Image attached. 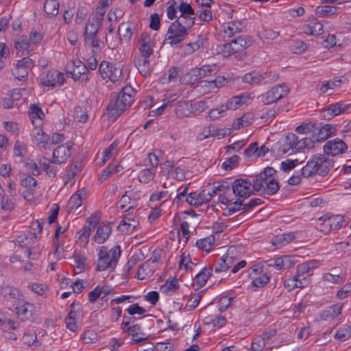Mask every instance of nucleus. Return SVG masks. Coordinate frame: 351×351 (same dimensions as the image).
I'll return each mask as SVG.
<instances>
[{"instance_id":"6","label":"nucleus","mask_w":351,"mask_h":351,"mask_svg":"<svg viewBox=\"0 0 351 351\" xmlns=\"http://www.w3.org/2000/svg\"><path fill=\"white\" fill-rule=\"evenodd\" d=\"M99 73L103 79H108L112 83L123 81L122 69L120 66L107 61H102L99 65Z\"/></svg>"},{"instance_id":"57","label":"nucleus","mask_w":351,"mask_h":351,"mask_svg":"<svg viewBox=\"0 0 351 351\" xmlns=\"http://www.w3.org/2000/svg\"><path fill=\"white\" fill-rule=\"evenodd\" d=\"M36 232H29L28 234H21L16 238V242L21 246H25L29 245L33 239L36 240Z\"/></svg>"},{"instance_id":"8","label":"nucleus","mask_w":351,"mask_h":351,"mask_svg":"<svg viewBox=\"0 0 351 351\" xmlns=\"http://www.w3.org/2000/svg\"><path fill=\"white\" fill-rule=\"evenodd\" d=\"M197 82L195 89L198 93L202 95L212 92L215 93L219 88L224 86L228 82L227 80L222 76H218L213 80H207Z\"/></svg>"},{"instance_id":"62","label":"nucleus","mask_w":351,"mask_h":351,"mask_svg":"<svg viewBox=\"0 0 351 351\" xmlns=\"http://www.w3.org/2000/svg\"><path fill=\"white\" fill-rule=\"evenodd\" d=\"M351 337V327L346 326L340 328L335 335L336 339L341 341H344Z\"/></svg>"},{"instance_id":"37","label":"nucleus","mask_w":351,"mask_h":351,"mask_svg":"<svg viewBox=\"0 0 351 351\" xmlns=\"http://www.w3.org/2000/svg\"><path fill=\"white\" fill-rule=\"evenodd\" d=\"M342 82V80L339 78L324 81L322 83L320 87L318 88L319 93L320 95H324L328 90H335L337 88H339Z\"/></svg>"},{"instance_id":"13","label":"nucleus","mask_w":351,"mask_h":351,"mask_svg":"<svg viewBox=\"0 0 351 351\" xmlns=\"http://www.w3.org/2000/svg\"><path fill=\"white\" fill-rule=\"evenodd\" d=\"M213 71L210 66L204 65L200 68L194 69L183 75L180 78V82L182 84H188L191 81L190 79L191 76H195V81L206 80V78L211 75Z\"/></svg>"},{"instance_id":"7","label":"nucleus","mask_w":351,"mask_h":351,"mask_svg":"<svg viewBox=\"0 0 351 351\" xmlns=\"http://www.w3.org/2000/svg\"><path fill=\"white\" fill-rule=\"evenodd\" d=\"M290 88L285 84L276 85L261 95V101L265 104H271L287 97Z\"/></svg>"},{"instance_id":"18","label":"nucleus","mask_w":351,"mask_h":351,"mask_svg":"<svg viewBox=\"0 0 351 351\" xmlns=\"http://www.w3.org/2000/svg\"><path fill=\"white\" fill-rule=\"evenodd\" d=\"M64 82L63 74L56 70L49 71L43 79V84L46 86H61Z\"/></svg>"},{"instance_id":"30","label":"nucleus","mask_w":351,"mask_h":351,"mask_svg":"<svg viewBox=\"0 0 351 351\" xmlns=\"http://www.w3.org/2000/svg\"><path fill=\"white\" fill-rule=\"evenodd\" d=\"M73 267L75 273H82L85 269L87 265L86 256H84V254L75 251L73 253Z\"/></svg>"},{"instance_id":"64","label":"nucleus","mask_w":351,"mask_h":351,"mask_svg":"<svg viewBox=\"0 0 351 351\" xmlns=\"http://www.w3.org/2000/svg\"><path fill=\"white\" fill-rule=\"evenodd\" d=\"M233 47H234V51L237 53L243 51L244 49L250 46L249 42L242 37H239L232 40Z\"/></svg>"},{"instance_id":"21","label":"nucleus","mask_w":351,"mask_h":351,"mask_svg":"<svg viewBox=\"0 0 351 351\" xmlns=\"http://www.w3.org/2000/svg\"><path fill=\"white\" fill-rule=\"evenodd\" d=\"M294 257L292 256H283L274 260L268 261V265L274 267L278 270L287 269L295 264Z\"/></svg>"},{"instance_id":"47","label":"nucleus","mask_w":351,"mask_h":351,"mask_svg":"<svg viewBox=\"0 0 351 351\" xmlns=\"http://www.w3.org/2000/svg\"><path fill=\"white\" fill-rule=\"evenodd\" d=\"M317 261L315 260H311L299 265L297 267V270L302 274H305L311 276V271L317 267Z\"/></svg>"},{"instance_id":"48","label":"nucleus","mask_w":351,"mask_h":351,"mask_svg":"<svg viewBox=\"0 0 351 351\" xmlns=\"http://www.w3.org/2000/svg\"><path fill=\"white\" fill-rule=\"evenodd\" d=\"M132 24L129 22L121 23L118 29L120 37L129 40L132 35Z\"/></svg>"},{"instance_id":"49","label":"nucleus","mask_w":351,"mask_h":351,"mask_svg":"<svg viewBox=\"0 0 351 351\" xmlns=\"http://www.w3.org/2000/svg\"><path fill=\"white\" fill-rule=\"evenodd\" d=\"M155 174V169H145L139 172L138 179L140 182L147 184L154 180Z\"/></svg>"},{"instance_id":"59","label":"nucleus","mask_w":351,"mask_h":351,"mask_svg":"<svg viewBox=\"0 0 351 351\" xmlns=\"http://www.w3.org/2000/svg\"><path fill=\"white\" fill-rule=\"evenodd\" d=\"M118 144V142L115 141L104 150L101 165H104L114 154L117 150Z\"/></svg>"},{"instance_id":"36","label":"nucleus","mask_w":351,"mask_h":351,"mask_svg":"<svg viewBox=\"0 0 351 351\" xmlns=\"http://www.w3.org/2000/svg\"><path fill=\"white\" fill-rule=\"evenodd\" d=\"M294 238V234L292 232H289L276 236L272 239L271 243L274 245L280 247L287 245L291 242Z\"/></svg>"},{"instance_id":"34","label":"nucleus","mask_w":351,"mask_h":351,"mask_svg":"<svg viewBox=\"0 0 351 351\" xmlns=\"http://www.w3.org/2000/svg\"><path fill=\"white\" fill-rule=\"evenodd\" d=\"M95 20L93 17L90 16L88 23L85 27V38H90L95 36L101 23Z\"/></svg>"},{"instance_id":"15","label":"nucleus","mask_w":351,"mask_h":351,"mask_svg":"<svg viewBox=\"0 0 351 351\" xmlns=\"http://www.w3.org/2000/svg\"><path fill=\"white\" fill-rule=\"evenodd\" d=\"M211 199L210 194L206 193V190L201 191L192 192L188 194L186 197V202L190 206L199 207L204 203H207Z\"/></svg>"},{"instance_id":"25","label":"nucleus","mask_w":351,"mask_h":351,"mask_svg":"<svg viewBox=\"0 0 351 351\" xmlns=\"http://www.w3.org/2000/svg\"><path fill=\"white\" fill-rule=\"evenodd\" d=\"M35 306L30 302H25L23 305L15 308V313L22 320L29 319L33 316Z\"/></svg>"},{"instance_id":"51","label":"nucleus","mask_w":351,"mask_h":351,"mask_svg":"<svg viewBox=\"0 0 351 351\" xmlns=\"http://www.w3.org/2000/svg\"><path fill=\"white\" fill-rule=\"evenodd\" d=\"M178 69L176 66H173L169 70L168 75H165L160 79V81L163 84L176 82L178 77Z\"/></svg>"},{"instance_id":"14","label":"nucleus","mask_w":351,"mask_h":351,"mask_svg":"<svg viewBox=\"0 0 351 351\" xmlns=\"http://www.w3.org/2000/svg\"><path fill=\"white\" fill-rule=\"evenodd\" d=\"M348 149L346 143L339 138L328 141L323 147L326 155L335 156L343 154Z\"/></svg>"},{"instance_id":"53","label":"nucleus","mask_w":351,"mask_h":351,"mask_svg":"<svg viewBox=\"0 0 351 351\" xmlns=\"http://www.w3.org/2000/svg\"><path fill=\"white\" fill-rule=\"evenodd\" d=\"M82 191H77L74 193L69 200L68 207L71 210L77 209L82 204Z\"/></svg>"},{"instance_id":"20","label":"nucleus","mask_w":351,"mask_h":351,"mask_svg":"<svg viewBox=\"0 0 351 351\" xmlns=\"http://www.w3.org/2000/svg\"><path fill=\"white\" fill-rule=\"evenodd\" d=\"M138 223L136 217L128 214L123 217L118 226V229L124 234L130 233L138 226Z\"/></svg>"},{"instance_id":"54","label":"nucleus","mask_w":351,"mask_h":351,"mask_svg":"<svg viewBox=\"0 0 351 351\" xmlns=\"http://www.w3.org/2000/svg\"><path fill=\"white\" fill-rule=\"evenodd\" d=\"M316 228L323 232H328L332 230L328 215L322 216L316 220L315 223Z\"/></svg>"},{"instance_id":"26","label":"nucleus","mask_w":351,"mask_h":351,"mask_svg":"<svg viewBox=\"0 0 351 351\" xmlns=\"http://www.w3.org/2000/svg\"><path fill=\"white\" fill-rule=\"evenodd\" d=\"M32 136L37 146L46 148L49 137L44 133L40 126L34 127L32 131Z\"/></svg>"},{"instance_id":"44","label":"nucleus","mask_w":351,"mask_h":351,"mask_svg":"<svg viewBox=\"0 0 351 351\" xmlns=\"http://www.w3.org/2000/svg\"><path fill=\"white\" fill-rule=\"evenodd\" d=\"M147 58H145L144 56H141L135 60L137 69L140 73L143 76H146L149 73L150 69L149 62Z\"/></svg>"},{"instance_id":"2","label":"nucleus","mask_w":351,"mask_h":351,"mask_svg":"<svg viewBox=\"0 0 351 351\" xmlns=\"http://www.w3.org/2000/svg\"><path fill=\"white\" fill-rule=\"evenodd\" d=\"M276 172L272 167H266L263 171L254 178V189L258 192L263 189L267 195H274L279 189V184L272 176Z\"/></svg>"},{"instance_id":"38","label":"nucleus","mask_w":351,"mask_h":351,"mask_svg":"<svg viewBox=\"0 0 351 351\" xmlns=\"http://www.w3.org/2000/svg\"><path fill=\"white\" fill-rule=\"evenodd\" d=\"M60 4L58 0H46L43 9L48 16H55L59 12Z\"/></svg>"},{"instance_id":"3","label":"nucleus","mask_w":351,"mask_h":351,"mask_svg":"<svg viewBox=\"0 0 351 351\" xmlns=\"http://www.w3.org/2000/svg\"><path fill=\"white\" fill-rule=\"evenodd\" d=\"M332 166L331 160L323 154L313 156L302 168L301 174L308 178L315 174L324 176L328 173Z\"/></svg>"},{"instance_id":"55","label":"nucleus","mask_w":351,"mask_h":351,"mask_svg":"<svg viewBox=\"0 0 351 351\" xmlns=\"http://www.w3.org/2000/svg\"><path fill=\"white\" fill-rule=\"evenodd\" d=\"M179 285L177 280H167L161 287L160 291L165 294H172L178 289Z\"/></svg>"},{"instance_id":"28","label":"nucleus","mask_w":351,"mask_h":351,"mask_svg":"<svg viewBox=\"0 0 351 351\" xmlns=\"http://www.w3.org/2000/svg\"><path fill=\"white\" fill-rule=\"evenodd\" d=\"M29 116L34 127L42 125L45 114L40 107L35 104H32L30 106Z\"/></svg>"},{"instance_id":"39","label":"nucleus","mask_w":351,"mask_h":351,"mask_svg":"<svg viewBox=\"0 0 351 351\" xmlns=\"http://www.w3.org/2000/svg\"><path fill=\"white\" fill-rule=\"evenodd\" d=\"M215 242V238L214 235H210L204 239L197 240L196 245L199 249L208 252L213 249Z\"/></svg>"},{"instance_id":"43","label":"nucleus","mask_w":351,"mask_h":351,"mask_svg":"<svg viewBox=\"0 0 351 351\" xmlns=\"http://www.w3.org/2000/svg\"><path fill=\"white\" fill-rule=\"evenodd\" d=\"M123 169V167L116 162L110 163L108 167L100 174L99 179L101 182L104 181L112 174L119 172Z\"/></svg>"},{"instance_id":"50","label":"nucleus","mask_w":351,"mask_h":351,"mask_svg":"<svg viewBox=\"0 0 351 351\" xmlns=\"http://www.w3.org/2000/svg\"><path fill=\"white\" fill-rule=\"evenodd\" d=\"M337 11V8L332 5L318 6L315 9V14L319 17H325L332 14H335Z\"/></svg>"},{"instance_id":"11","label":"nucleus","mask_w":351,"mask_h":351,"mask_svg":"<svg viewBox=\"0 0 351 351\" xmlns=\"http://www.w3.org/2000/svg\"><path fill=\"white\" fill-rule=\"evenodd\" d=\"M187 35V30L182 25V22L176 21L169 27L167 39L170 40L171 45L180 43Z\"/></svg>"},{"instance_id":"1","label":"nucleus","mask_w":351,"mask_h":351,"mask_svg":"<svg viewBox=\"0 0 351 351\" xmlns=\"http://www.w3.org/2000/svg\"><path fill=\"white\" fill-rule=\"evenodd\" d=\"M135 90L130 86L122 88L114 101H111L108 106L112 116L117 117L130 107L134 102Z\"/></svg>"},{"instance_id":"12","label":"nucleus","mask_w":351,"mask_h":351,"mask_svg":"<svg viewBox=\"0 0 351 351\" xmlns=\"http://www.w3.org/2000/svg\"><path fill=\"white\" fill-rule=\"evenodd\" d=\"M298 136L295 134L287 136L285 138L278 141L271 148L272 152L277 156H282L290 149H295L294 143L297 141Z\"/></svg>"},{"instance_id":"19","label":"nucleus","mask_w":351,"mask_h":351,"mask_svg":"<svg viewBox=\"0 0 351 351\" xmlns=\"http://www.w3.org/2000/svg\"><path fill=\"white\" fill-rule=\"evenodd\" d=\"M71 146L65 144L58 146L53 153L51 162L61 164L66 161L71 154Z\"/></svg>"},{"instance_id":"45","label":"nucleus","mask_w":351,"mask_h":351,"mask_svg":"<svg viewBox=\"0 0 351 351\" xmlns=\"http://www.w3.org/2000/svg\"><path fill=\"white\" fill-rule=\"evenodd\" d=\"M175 112L178 117H187L191 112L190 104L186 101H180L176 104Z\"/></svg>"},{"instance_id":"32","label":"nucleus","mask_w":351,"mask_h":351,"mask_svg":"<svg viewBox=\"0 0 351 351\" xmlns=\"http://www.w3.org/2000/svg\"><path fill=\"white\" fill-rule=\"evenodd\" d=\"M242 25L239 22L230 21L223 25V31L226 36L230 38L241 32Z\"/></svg>"},{"instance_id":"41","label":"nucleus","mask_w":351,"mask_h":351,"mask_svg":"<svg viewBox=\"0 0 351 351\" xmlns=\"http://www.w3.org/2000/svg\"><path fill=\"white\" fill-rule=\"evenodd\" d=\"M108 293L109 291L108 287L97 286L89 293L88 299L90 302L93 303L100 296H101V298L104 300Z\"/></svg>"},{"instance_id":"52","label":"nucleus","mask_w":351,"mask_h":351,"mask_svg":"<svg viewBox=\"0 0 351 351\" xmlns=\"http://www.w3.org/2000/svg\"><path fill=\"white\" fill-rule=\"evenodd\" d=\"M28 288L34 293L43 296L47 297L49 293L48 287L42 283H32L29 285Z\"/></svg>"},{"instance_id":"10","label":"nucleus","mask_w":351,"mask_h":351,"mask_svg":"<svg viewBox=\"0 0 351 351\" xmlns=\"http://www.w3.org/2000/svg\"><path fill=\"white\" fill-rule=\"evenodd\" d=\"M100 217L98 215H91L87 219L86 224L77 232V242L80 245L86 246L88 243L92 231L98 225Z\"/></svg>"},{"instance_id":"63","label":"nucleus","mask_w":351,"mask_h":351,"mask_svg":"<svg viewBox=\"0 0 351 351\" xmlns=\"http://www.w3.org/2000/svg\"><path fill=\"white\" fill-rule=\"evenodd\" d=\"M330 226L332 230L339 229L343 225V219L341 215L328 216Z\"/></svg>"},{"instance_id":"27","label":"nucleus","mask_w":351,"mask_h":351,"mask_svg":"<svg viewBox=\"0 0 351 351\" xmlns=\"http://www.w3.org/2000/svg\"><path fill=\"white\" fill-rule=\"evenodd\" d=\"M111 233V227L107 223H100L97 227L94 240L97 243H103L109 237Z\"/></svg>"},{"instance_id":"40","label":"nucleus","mask_w":351,"mask_h":351,"mask_svg":"<svg viewBox=\"0 0 351 351\" xmlns=\"http://www.w3.org/2000/svg\"><path fill=\"white\" fill-rule=\"evenodd\" d=\"M139 51L141 56L149 58L153 53V50L150 46V38L148 36H142L139 40Z\"/></svg>"},{"instance_id":"61","label":"nucleus","mask_w":351,"mask_h":351,"mask_svg":"<svg viewBox=\"0 0 351 351\" xmlns=\"http://www.w3.org/2000/svg\"><path fill=\"white\" fill-rule=\"evenodd\" d=\"M222 204H228V210L230 212L235 213L238 210H241L243 201L239 198L237 201L232 202L228 199L223 197L221 200Z\"/></svg>"},{"instance_id":"23","label":"nucleus","mask_w":351,"mask_h":351,"mask_svg":"<svg viewBox=\"0 0 351 351\" xmlns=\"http://www.w3.org/2000/svg\"><path fill=\"white\" fill-rule=\"evenodd\" d=\"M337 131L336 125L327 123L319 128V132L315 134V138L319 142H324L328 138L335 136Z\"/></svg>"},{"instance_id":"16","label":"nucleus","mask_w":351,"mask_h":351,"mask_svg":"<svg viewBox=\"0 0 351 351\" xmlns=\"http://www.w3.org/2000/svg\"><path fill=\"white\" fill-rule=\"evenodd\" d=\"M32 66V60L28 57H25L17 62L16 67L13 71V75L16 78L22 80L27 76Z\"/></svg>"},{"instance_id":"17","label":"nucleus","mask_w":351,"mask_h":351,"mask_svg":"<svg viewBox=\"0 0 351 351\" xmlns=\"http://www.w3.org/2000/svg\"><path fill=\"white\" fill-rule=\"evenodd\" d=\"M252 93H244L230 98L226 104V110H236L243 105L247 104L252 100Z\"/></svg>"},{"instance_id":"58","label":"nucleus","mask_w":351,"mask_h":351,"mask_svg":"<svg viewBox=\"0 0 351 351\" xmlns=\"http://www.w3.org/2000/svg\"><path fill=\"white\" fill-rule=\"evenodd\" d=\"M152 273L153 271L149 262L145 261L139 267L136 275L138 279L143 280L147 276H151Z\"/></svg>"},{"instance_id":"24","label":"nucleus","mask_w":351,"mask_h":351,"mask_svg":"<svg viewBox=\"0 0 351 351\" xmlns=\"http://www.w3.org/2000/svg\"><path fill=\"white\" fill-rule=\"evenodd\" d=\"M134 194L132 191H126L119 200L118 208L123 212L132 209L136 204Z\"/></svg>"},{"instance_id":"56","label":"nucleus","mask_w":351,"mask_h":351,"mask_svg":"<svg viewBox=\"0 0 351 351\" xmlns=\"http://www.w3.org/2000/svg\"><path fill=\"white\" fill-rule=\"evenodd\" d=\"M269 277L266 274H263L255 278L250 284L249 288L253 291H256V288L265 287L269 282Z\"/></svg>"},{"instance_id":"9","label":"nucleus","mask_w":351,"mask_h":351,"mask_svg":"<svg viewBox=\"0 0 351 351\" xmlns=\"http://www.w3.org/2000/svg\"><path fill=\"white\" fill-rule=\"evenodd\" d=\"M232 189L233 193L239 198H247L254 193V178L252 181L248 179H237L232 186Z\"/></svg>"},{"instance_id":"35","label":"nucleus","mask_w":351,"mask_h":351,"mask_svg":"<svg viewBox=\"0 0 351 351\" xmlns=\"http://www.w3.org/2000/svg\"><path fill=\"white\" fill-rule=\"evenodd\" d=\"M303 30L308 35L319 36L324 33L323 25L317 21L304 25Z\"/></svg>"},{"instance_id":"4","label":"nucleus","mask_w":351,"mask_h":351,"mask_svg":"<svg viewBox=\"0 0 351 351\" xmlns=\"http://www.w3.org/2000/svg\"><path fill=\"white\" fill-rule=\"evenodd\" d=\"M120 246L117 245L110 250L106 246H101L98 253L97 261V270L101 271L108 269H113L116 267L121 256Z\"/></svg>"},{"instance_id":"22","label":"nucleus","mask_w":351,"mask_h":351,"mask_svg":"<svg viewBox=\"0 0 351 351\" xmlns=\"http://www.w3.org/2000/svg\"><path fill=\"white\" fill-rule=\"evenodd\" d=\"M66 67L74 80L80 79L87 70L86 66L80 60L77 59L69 62Z\"/></svg>"},{"instance_id":"60","label":"nucleus","mask_w":351,"mask_h":351,"mask_svg":"<svg viewBox=\"0 0 351 351\" xmlns=\"http://www.w3.org/2000/svg\"><path fill=\"white\" fill-rule=\"evenodd\" d=\"M211 136L216 137L219 139L223 138L226 136H229L231 133L230 128H219L215 125H210Z\"/></svg>"},{"instance_id":"5","label":"nucleus","mask_w":351,"mask_h":351,"mask_svg":"<svg viewBox=\"0 0 351 351\" xmlns=\"http://www.w3.org/2000/svg\"><path fill=\"white\" fill-rule=\"evenodd\" d=\"M278 78V74L276 72L272 71H256L246 73L242 78L245 83L251 85H261L267 83H272Z\"/></svg>"},{"instance_id":"31","label":"nucleus","mask_w":351,"mask_h":351,"mask_svg":"<svg viewBox=\"0 0 351 351\" xmlns=\"http://www.w3.org/2000/svg\"><path fill=\"white\" fill-rule=\"evenodd\" d=\"M15 48L17 55L23 56L28 54L31 51L30 44L27 37L20 36L15 43Z\"/></svg>"},{"instance_id":"42","label":"nucleus","mask_w":351,"mask_h":351,"mask_svg":"<svg viewBox=\"0 0 351 351\" xmlns=\"http://www.w3.org/2000/svg\"><path fill=\"white\" fill-rule=\"evenodd\" d=\"M210 275V269L206 267L203 268L194 278L193 284L197 285L199 288L202 287L205 285Z\"/></svg>"},{"instance_id":"29","label":"nucleus","mask_w":351,"mask_h":351,"mask_svg":"<svg viewBox=\"0 0 351 351\" xmlns=\"http://www.w3.org/2000/svg\"><path fill=\"white\" fill-rule=\"evenodd\" d=\"M1 294L4 298L9 300H21L23 298L22 293L18 289L10 286L3 287Z\"/></svg>"},{"instance_id":"33","label":"nucleus","mask_w":351,"mask_h":351,"mask_svg":"<svg viewBox=\"0 0 351 351\" xmlns=\"http://www.w3.org/2000/svg\"><path fill=\"white\" fill-rule=\"evenodd\" d=\"M254 120L252 113L244 114L242 117L235 119L232 123L233 130H240L241 128L250 125Z\"/></svg>"},{"instance_id":"46","label":"nucleus","mask_w":351,"mask_h":351,"mask_svg":"<svg viewBox=\"0 0 351 351\" xmlns=\"http://www.w3.org/2000/svg\"><path fill=\"white\" fill-rule=\"evenodd\" d=\"M234 261L230 258H227L223 255L219 260L215 267V272H223L228 270L230 267L233 266Z\"/></svg>"}]
</instances>
